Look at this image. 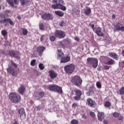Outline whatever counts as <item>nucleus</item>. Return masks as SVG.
<instances>
[{
  "label": "nucleus",
  "mask_w": 124,
  "mask_h": 124,
  "mask_svg": "<svg viewBox=\"0 0 124 124\" xmlns=\"http://www.w3.org/2000/svg\"><path fill=\"white\" fill-rule=\"evenodd\" d=\"M82 78L78 75H76L73 77L71 79V83L77 87H80L82 85Z\"/></svg>",
  "instance_id": "obj_3"
},
{
  "label": "nucleus",
  "mask_w": 124,
  "mask_h": 124,
  "mask_svg": "<svg viewBox=\"0 0 124 124\" xmlns=\"http://www.w3.org/2000/svg\"><path fill=\"white\" fill-rule=\"evenodd\" d=\"M17 19H18V20H21V16H17Z\"/></svg>",
  "instance_id": "obj_57"
},
{
  "label": "nucleus",
  "mask_w": 124,
  "mask_h": 124,
  "mask_svg": "<svg viewBox=\"0 0 124 124\" xmlns=\"http://www.w3.org/2000/svg\"><path fill=\"white\" fill-rule=\"evenodd\" d=\"M113 116L114 118L118 119L119 121H123L124 120V116L119 112H114L113 113Z\"/></svg>",
  "instance_id": "obj_16"
},
{
  "label": "nucleus",
  "mask_w": 124,
  "mask_h": 124,
  "mask_svg": "<svg viewBox=\"0 0 124 124\" xmlns=\"http://www.w3.org/2000/svg\"><path fill=\"white\" fill-rule=\"evenodd\" d=\"M75 40H76L77 41L79 42V41H80V39H79V38H78V37H75Z\"/></svg>",
  "instance_id": "obj_53"
},
{
  "label": "nucleus",
  "mask_w": 124,
  "mask_h": 124,
  "mask_svg": "<svg viewBox=\"0 0 124 124\" xmlns=\"http://www.w3.org/2000/svg\"><path fill=\"white\" fill-rule=\"evenodd\" d=\"M52 3L53 4L51 5V7L53 9H61L62 11L66 10V7L64 6L65 3L63 0H52Z\"/></svg>",
  "instance_id": "obj_1"
},
{
  "label": "nucleus",
  "mask_w": 124,
  "mask_h": 124,
  "mask_svg": "<svg viewBox=\"0 0 124 124\" xmlns=\"http://www.w3.org/2000/svg\"><path fill=\"white\" fill-rule=\"evenodd\" d=\"M64 56V54L62 51L58 50L57 52V58L60 60Z\"/></svg>",
  "instance_id": "obj_27"
},
{
  "label": "nucleus",
  "mask_w": 124,
  "mask_h": 124,
  "mask_svg": "<svg viewBox=\"0 0 124 124\" xmlns=\"http://www.w3.org/2000/svg\"><path fill=\"white\" fill-rule=\"evenodd\" d=\"M54 35L56 36V37H58V38H64L65 37V32L64 31H62L57 30L55 31L54 32Z\"/></svg>",
  "instance_id": "obj_8"
},
{
  "label": "nucleus",
  "mask_w": 124,
  "mask_h": 124,
  "mask_svg": "<svg viewBox=\"0 0 124 124\" xmlns=\"http://www.w3.org/2000/svg\"><path fill=\"white\" fill-rule=\"evenodd\" d=\"M98 70H99V69H98V68H97Z\"/></svg>",
  "instance_id": "obj_60"
},
{
  "label": "nucleus",
  "mask_w": 124,
  "mask_h": 124,
  "mask_svg": "<svg viewBox=\"0 0 124 124\" xmlns=\"http://www.w3.org/2000/svg\"><path fill=\"white\" fill-rule=\"evenodd\" d=\"M59 46L60 47V48H64V44H63L62 43V42H59Z\"/></svg>",
  "instance_id": "obj_44"
},
{
  "label": "nucleus",
  "mask_w": 124,
  "mask_h": 124,
  "mask_svg": "<svg viewBox=\"0 0 124 124\" xmlns=\"http://www.w3.org/2000/svg\"><path fill=\"white\" fill-rule=\"evenodd\" d=\"M0 17L1 19L0 20V24H5V23H9L11 26H14V23L11 18H5V16L3 15H0Z\"/></svg>",
  "instance_id": "obj_6"
},
{
  "label": "nucleus",
  "mask_w": 124,
  "mask_h": 124,
  "mask_svg": "<svg viewBox=\"0 0 124 124\" xmlns=\"http://www.w3.org/2000/svg\"><path fill=\"white\" fill-rule=\"evenodd\" d=\"M54 92L55 93H62V88L58 85H56Z\"/></svg>",
  "instance_id": "obj_26"
},
{
  "label": "nucleus",
  "mask_w": 124,
  "mask_h": 124,
  "mask_svg": "<svg viewBox=\"0 0 124 124\" xmlns=\"http://www.w3.org/2000/svg\"><path fill=\"white\" fill-rule=\"evenodd\" d=\"M112 18H113V19H115L116 18V16L114 14H113V15H112Z\"/></svg>",
  "instance_id": "obj_58"
},
{
  "label": "nucleus",
  "mask_w": 124,
  "mask_h": 124,
  "mask_svg": "<svg viewBox=\"0 0 124 124\" xmlns=\"http://www.w3.org/2000/svg\"><path fill=\"white\" fill-rule=\"evenodd\" d=\"M22 31L23 35H27L28 34V30L26 28H22Z\"/></svg>",
  "instance_id": "obj_35"
},
{
  "label": "nucleus",
  "mask_w": 124,
  "mask_h": 124,
  "mask_svg": "<svg viewBox=\"0 0 124 124\" xmlns=\"http://www.w3.org/2000/svg\"><path fill=\"white\" fill-rule=\"evenodd\" d=\"M92 12V10H91V8H88L86 10H85L83 13L85 15H89Z\"/></svg>",
  "instance_id": "obj_31"
},
{
  "label": "nucleus",
  "mask_w": 124,
  "mask_h": 124,
  "mask_svg": "<svg viewBox=\"0 0 124 124\" xmlns=\"http://www.w3.org/2000/svg\"><path fill=\"white\" fill-rule=\"evenodd\" d=\"M89 26H90L91 28H92L93 31V30H94V29L95 28H94V24H89Z\"/></svg>",
  "instance_id": "obj_49"
},
{
  "label": "nucleus",
  "mask_w": 124,
  "mask_h": 124,
  "mask_svg": "<svg viewBox=\"0 0 124 124\" xmlns=\"http://www.w3.org/2000/svg\"><path fill=\"white\" fill-rule=\"evenodd\" d=\"M9 99L12 103H15V104L19 103L21 101L22 98L20 94L15 93L12 92L9 94Z\"/></svg>",
  "instance_id": "obj_2"
},
{
  "label": "nucleus",
  "mask_w": 124,
  "mask_h": 124,
  "mask_svg": "<svg viewBox=\"0 0 124 124\" xmlns=\"http://www.w3.org/2000/svg\"><path fill=\"white\" fill-rule=\"evenodd\" d=\"M39 28L40 30H41L42 31H44V25H43V24L41 23L39 25Z\"/></svg>",
  "instance_id": "obj_43"
},
{
  "label": "nucleus",
  "mask_w": 124,
  "mask_h": 124,
  "mask_svg": "<svg viewBox=\"0 0 124 124\" xmlns=\"http://www.w3.org/2000/svg\"><path fill=\"white\" fill-rule=\"evenodd\" d=\"M7 70L9 73H11V74L12 73L13 76H17V75L18 74L16 73V72H15V70H14L13 67H12V66H9Z\"/></svg>",
  "instance_id": "obj_17"
},
{
  "label": "nucleus",
  "mask_w": 124,
  "mask_h": 124,
  "mask_svg": "<svg viewBox=\"0 0 124 124\" xmlns=\"http://www.w3.org/2000/svg\"><path fill=\"white\" fill-rule=\"evenodd\" d=\"M56 86L55 84L49 85H48V90L51 92H55Z\"/></svg>",
  "instance_id": "obj_28"
},
{
  "label": "nucleus",
  "mask_w": 124,
  "mask_h": 124,
  "mask_svg": "<svg viewBox=\"0 0 124 124\" xmlns=\"http://www.w3.org/2000/svg\"><path fill=\"white\" fill-rule=\"evenodd\" d=\"M48 74L50 79L52 80L56 79L58 77V73L54 70H49L48 71Z\"/></svg>",
  "instance_id": "obj_12"
},
{
  "label": "nucleus",
  "mask_w": 124,
  "mask_h": 124,
  "mask_svg": "<svg viewBox=\"0 0 124 124\" xmlns=\"http://www.w3.org/2000/svg\"><path fill=\"white\" fill-rule=\"evenodd\" d=\"M1 33L3 36H6L7 35V31L5 30H3L1 31Z\"/></svg>",
  "instance_id": "obj_37"
},
{
  "label": "nucleus",
  "mask_w": 124,
  "mask_h": 124,
  "mask_svg": "<svg viewBox=\"0 0 124 124\" xmlns=\"http://www.w3.org/2000/svg\"><path fill=\"white\" fill-rule=\"evenodd\" d=\"M14 122L13 123V124H19V123L17 122V121L16 120L14 119Z\"/></svg>",
  "instance_id": "obj_55"
},
{
  "label": "nucleus",
  "mask_w": 124,
  "mask_h": 124,
  "mask_svg": "<svg viewBox=\"0 0 124 124\" xmlns=\"http://www.w3.org/2000/svg\"><path fill=\"white\" fill-rule=\"evenodd\" d=\"M63 24H64V22L62 21V22L60 23V26L61 27H63Z\"/></svg>",
  "instance_id": "obj_52"
},
{
  "label": "nucleus",
  "mask_w": 124,
  "mask_h": 124,
  "mask_svg": "<svg viewBox=\"0 0 124 124\" xmlns=\"http://www.w3.org/2000/svg\"><path fill=\"white\" fill-rule=\"evenodd\" d=\"M98 120L100 122H102V119H104V112H99L97 114Z\"/></svg>",
  "instance_id": "obj_25"
},
{
  "label": "nucleus",
  "mask_w": 124,
  "mask_h": 124,
  "mask_svg": "<svg viewBox=\"0 0 124 124\" xmlns=\"http://www.w3.org/2000/svg\"><path fill=\"white\" fill-rule=\"evenodd\" d=\"M108 55L110 58H112V59H114V60H116V61L119 60V55H118V54L115 52H109Z\"/></svg>",
  "instance_id": "obj_22"
},
{
  "label": "nucleus",
  "mask_w": 124,
  "mask_h": 124,
  "mask_svg": "<svg viewBox=\"0 0 124 124\" xmlns=\"http://www.w3.org/2000/svg\"><path fill=\"white\" fill-rule=\"evenodd\" d=\"M61 62L62 63H66V62H70V56H64L62 57L61 59Z\"/></svg>",
  "instance_id": "obj_18"
},
{
  "label": "nucleus",
  "mask_w": 124,
  "mask_h": 124,
  "mask_svg": "<svg viewBox=\"0 0 124 124\" xmlns=\"http://www.w3.org/2000/svg\"><path fill=\"white\" fill-rule=\"evenodd\" d=\"M45 95V92H36L34 94V98L36 100H40L41 98H43Z\"/></svg>",
  "instance_id": "obj_10"
},
{
  "label": "nucleus",
  "mask_w": 124,
  "mask_h": 124,
  "mask_svg": "<svg viewBox=\"0 0 124 124\" xmlns=\"http://www.w3.org/2000/svg\"><path fill=\"white\" fill-rule=\"evenodd\" d=\"M50 41H55L56 40V37L54 36H51L50 37Z\"/></svg>",
  "instance_id": "obj_46"
},
{
  "label": "nucleus",
  "mask_w": 124,
  "mask_h": 124,
  "mask_svg": "<svg viewBox=\"0 0 124 124\" xmlns=\"http://www.w3.org/2000/svg\"><path fill=\"white\" fill-rule=\"evenodd\" d=\"M122 99H123V97H122Z\"/></svg>",
  "instance_id": "obj_61"
},
{
  "label": "nucleus",
  "mask_w": 124,
  "mask_h": 124,
  "mask_svg": "<svg viewBox=\"0 0 124 124\" xmlns=\"http://www.w3.org/2000/svg\"><path fill=\"white\" fill-rule=\"evenodd\" d=\"M17 92L18 93H20V94H24V93H25V92H26V87L25 86L21 85L18 89Z\"/></svg>",
  "instance_id": "obj_20"
},
{
  "label": "nucleus",
  "mask_w": 124,
  "mask_h": 124,
  "mask_svg": "<svg viewBox=\"0 0 124 124\" xmlns=\"http://www.w3.org/2000/svg\"><path fill=\"white\" fill-rule=\"evenodd\" d=\"M105 107L108 108H109V107H111V104L110 103V102H106L105 104Z\"/></svg>",
  "instance_id": "obj_40"
},
{
  "label": "nucleus",
  "mask_w": 124,
  "mask_h": 124,
  "mask_svg": "<svg viewBox=\"0 0 124 124\" xmlns=\"http://www.w3.org/2000/svg\"><path fill=\"white\" fill-rule=\"evenodd\" d=\"M7 1L12 7H14V3L16 5L19 4V0H7Z\"/></svg>",
  "instance_id": "obj_19"
},
{
  "label": "nucleus",
  "mask_w": 124,
  "mask_h": 124,
  "mask_svg": "<svg viewBox=\"0 0 124 124\" xmlns=\"http://www.w3.org/2000/svg\"><path fill=\"white\" fill-rule=\"evenodd\" d=\"M71 124H79V121L76 119H73L71 121Z\"/></svg>",
  "instance_id": "obj_38"
},
{
  "label": "nucleus",
  "mask_w": 124,
  "mask_h": 124,
  "mask_svg": "<svg viewBox=\"0 0 124 124\" xmlns=\"http://www.w3.org/2000/svg\"><path fill=\"white\" fill-rule=\"evenodd\" d=\"M102 29L100 27H96L93 29V31L95 32V33L98 35V36H103L104 34L103 32L101 31Z\"/></svg>",
  "instance_id": "obj_14"
},
{
  "label": "nucleus",
  "mask_w": 124,
  "mask_h": 124,
  "mask_svg": "<svg viewBox=\"0 0 124 124\" xmlns=\"http://www.w3.org/2000/svg\"><path fill=\"white\" fill-rule=\"evenodd\" d=\"M55 13L59 17H63V16L64 15V13L61 11H55Z\"/></svg>",
  "instance_id": "obj_29"
},
{
  "label": "nucleus",
  "mask_w": 124,
  "mask_h": 124,
  "mask_svg": "<svg viewBox=\"0 0 124 124\" xmlns=\"http://www.w3.org/2000/svg\"><path fill=\"white\" fill-rule=\"evenodd\" d=\"M86 104H87L89 107H92V108L96 107V103L95 102V101L90 98L87 99Z\"/></svg>",
  "instance_id": "obj_9"
},
{
  "label": "nucleus",
  "mask_w": 124,
  "mask_h": 124,
  "mask_svg": "<svg viewBox=\"0 0 124 124\" xmlns=\"http://www.w3.org/2000/svg\"><path fill=\"white\" fill-rule=\"evenodd\" d=\"M18 113L20 114L21 120H25L26 119V112L24 108H20L18 110Z\"/></svg>",
  "instance_id": "obj_13"
},
{
  "label": "nucleus",
  "mask_w": 124,
  "mask_h": 124,
  "mask_svg": "<svg viewBox=\"0 0 124 124\" xmlns=\"http://www.w3.org/2000/svg\"><path fill=\"white\" fill-rule=\"evenodd\" d=\"M39 67L40 69H41V70H43V69H44V68H45V67H44V65H43V64L42 63H40L39 64Z\"/></svg>",
  "instance_id": "obj_41"
},
{
  "label": "nucleus",
  "mask_w": 124,
  "mask_h": 124,
  "mask_svg": "<svg viewBox=\"0 0 124 124\" xmlns=\"http://www.w3.org/2000/svg\"><path fill=\"white\" fill-rule=\"evenodd\" d=\"M42 19H43V20H53L54 17H53L52 14H51L50 13H45L43 15V16H42Z\"/></svg>",
  "instance_id": "obj_15"
},
{
  "label": "nucleus",
  "mask_w": 124,
  "mask_h": 124,
  "mask_svg": "<svg viewBox=\"0 0 124 124\" xmlns=\"http://www.w3.org/2000/svg\"><path fill=\"white\" fill-rule=\"evenodd\" d=\"M87 62L90 64H93V68H96L98 65V61L97 59L93 58H88L87 59Z\"/></svg>",
  "instance_id": "obj_7"
},
{
  "label": "nucleus",
  "mask_w": 124,
  "mask_h": 124,
  "mask_svg": "<svg viewBox=\"0 0 124 124\" xmlns=\"http://www.w3.org/2000/svg\"><path fill=\"white\" fill-rule=\"evenodd\" d=\"M82 118L84 119V120H86L87 119V116H86V115H85V114H82Z\"/></svg>",
  "instance_id": "obj_51"
},
{
  "label": "nucleus",
  "mask_w": 124,
  "mask_h": 124,
  "mask_svg": "<svg viewBox=\"0 0 124 124\" xmlns=\"http://www.w3.org/2000/svg\"><path fill=\"white\" fill-rule=\"evenodd\" d=\"M100 60L102 61V62H104V63H105V62H107V61H105L107 60H108V57L107 56H101L100 58Z\"/></svg>",
  "instance_id": "obj_32"
},
{
  "label": "nucleus",
  "mask_w": 124,
  "mask_h": 124,
  "mask_svg": "<svg viewBox=\"0 0 124 124\" xmlns=\"http://www.w3.org/2000/svg\"><path fill=\"white\" fill-rule=\"evenodd\" d=\"M35 62H36V60L33 59V60H31V66H35Z\"/></svg>",
  "instance_id": "obj_39"
},
{
  "label": "nucleus",
  "mask_w": 124,
  "mask_h": 124,
  "mask_svg": "<svg viewBox=\"0 0 124 124\" xmlns=\"http://www.w3.org/2000/svg\"><path fill=\"white\" fill-rule=\"evenodd\" d=\"M104 69H105V70H109V69H110V67H109L108 65H105L104 66Z\"/></svg>",
  "instance_id": "obj_48"
},
{
  "label": "nucleus",
  "mask_w": 124,
  "mask_h": 124,
  "mask_svg": "<svg viewBox=\"0 0 124 124\" xmlns=\"http://www.w3.org/2000/svg\"><path fill=\"white\" fill-rule=\"evenodd\" d=\"M109 123V122L108 120H104V124H108Z\"/></svg>",
  "instance_id": "obj_54"
},
{
  "label": "nucleus",
  "mask_w": 124,
  "mask_h": 124,
  "mask_svg": "<svg viewBox=\"0 0 124 124\" xmlns=\"http://www.w3.org/2000/svg\"><path fill=\"white\" fill-rule=\"evenodd\" d=\"M96 86L98 89H101V83L99 81L96 82Z\"/></svg>",
  "instance_id": "obj_42"
},
{
  "label": "nucleus",
  "mask_w": 124,
  "mask_h": 124,
  "mask_svg": "<svg viewBox=\"0 0 124 124\" xmlns=\"http://www.w3.org/2000/svg\"><path fill=\"white\" fill-rule=\"evenodd\" d=\"M72 95H76L73 97L75 100H77L78 101L81 99V96H82V92L81 90L79 89L73 90L71 92Z\"/></svg>",
  "instance_id": "obj_4"
},
{
  "label": "nucleus",
  "mask_w": 124,
  "mask_h": 124,
  "mask_svg": "<svg viewBox=\"0 0 124 124\" xmlns=\"http://www.w3.org/2000/svg\"><path fill=\"white\" fill-rule=\"evenodd\" d=\"M93 87H91L89 91L87 93V95H88V96H91V95H93V94L94 93V92H93Z\"/></svg>",
  "instance_id": "obj_30"
},
{
  "label": "nucleus",
  "mask_w": 124,
  "mask_h": 124,
  "mask_svg": "<svg viewBox=\"0 0 124 124\" xmlns=\"http://www.w3.org/2000/svg\"><path fill=\"white\" fill-rule=\"evenodd\" d=\"M122 56H123V57H124V49H123L122 50Z\"/></svg>",
  "instance_id": "obj_59"
},
{
  "label": "nucleus",
  "mask_w": 124,
  "mask_h": 124,
  "mask_svg": "<svg viewBox=\"0 0 124 124\" xmlns=\"http://www.w3.org/2000/svg\"><path fill=\"white\" fill-rule=\"evenodd\" d=\"M115 60L108 57L107 62H105V64H108V65H112L115 64Z\"/></svg>",
  "instance_id": "obj_23"
},
{
  "label": "nucleus",
  "mask_w": 124,
  "mask_h": 124,
  "mask_svg": "<svg viewBox=\"0 0 124 124\" xmlns=\"http://www.w3.org/2000/svg\"><path fill=\"white\" fill-rule=\"evenodd\" d=\"M77 106V104H76V103H74L72 105V107L73 108H76Z\"/></svg>",
  "instance_id": "obj_50"
},
{
  "label": "nucleus",
  "mask_w": 124,
  "mask_h": 124,
  "mask_svg": "<svg viewBox=\"0 0 124 124\" xmlns=\"http://www.w3.org/2000/svg\"><path fill=\"white\" fill-rule=\"evenodd\" d=\"M9 54L11 57H13V58H16L17 60H20V56H18V53L16 54L15 53V51L12 50L9 51Z\"/></svg>",
  "instance_id": "obj_21"
},
{
  "label": "nucleus",
  "mask_w": 124,
  "mask_h": 124,
  "mask_svg": "<svg viewBox=\"0 0 124 124\" xmlns=\"http://www.w3.org/2000/svg\"><path fill=\"white\" fill-rule=\"evenodd\" d=\"M79 13H80V10H77L76 11V14L78 15Z\"/></svg>",
  "instance_id": "obj_56"
},
{
  "label": "nucleus",
  "mask_w": 124,
  "mask_h": 124,
  "mask_svg": "<svg viewBox=\"0 0 124 124\" xmlns=\"http://www.w3.org/2000/svg\"><path fill=\"white\" fill-rule=\"evenodd\" d=\"M64 70L66 74L70 75L74 72L75 70V65L73 64L66 65L64 67Z\"/></svg>",
  "instance_id": "obj_5"
},
{
  "label": "nucleus",
  "mask_w": 124,
  "mask_h": 124,
  "mask_svg": "<svg viewBox=\"0 0 124 124\" xmlns=\"http://www.w3.org/2000/svg\"><path fill=\"white\" fill-rule=\"evenodd\" d=\"M90 116L92 117V118H95V113L94 112L92 111L90 112Z\"/></svg>",
  "instance_id": "obj_45"
},
{
  "label": "nucleus",
  "mask_w": 124,
  "mask_h": 124,
  "mask_svg": "<svg viewBox=\"0 0 124 124\" xmlns=\"http://www.w3.org/2000/svg\"><path fill=\"white\" fill-rule=\"evenodd\" d=\"M20 1L21 5H26L27 4V3L29 2V1H25V0H20Z\"/></svg>",
  "instance_id": "obj_36"
},
{
  "label": "nucleus",
  "mask_w": 124,
  "mask_h": 124,
  "mask_svg": "<svg viewBox=\"0 0 124 124\" xmlns=\"http://www.w3.org/2000/svg\"><path fill=\"white\" fill-rule=\"evenodd\" d=\"M119 93L121 95H124V86L120 88L119 90Z\"/></svg>",
  "instance_id": "obj_34"
},
{
  "label": "nucleus",
  "mask_w": 124,
  "mask_h": 124,
  "mask_svg": "<svg viewBox=\"0 0 124 124\" xmlns=\"http://www.w3.org/2000/svg\"><path fill=\"white\" fill-rule=\"evenodd\" d=\"M114 27V31H124V26H122V24H121L120 22L116 23Z\"/></svg>",
  "instance_id": "obj_11"
},
{
  "label": "nucleus",
  "mask_w": 124,
  "mask_h": 124,
  "mask_svg": "<svg viewBox=\"0 0 124 124\" xmlns=\"http://www.w3.org/2000/svg\"><path fill=\"white\" fill-rule=\"evenodd\" d=\"M45 49H46V47L45 46H40L37 47V52H38L39 55H40V54H42V53H43L44 51H45Z\"/></svg>",
  "instance_id": "obj_24"
},
{
  "label": "nucleus",
  "mask_w": 124,
  "mask_h": 124,
  "mask_svg": "<svg viewBox=\"0 0 124 124\" xmlns=\"http://www.w3.org/2000/svg\"><path fill=\"white\" fill-rule=\"evenodd\" d=\"M46 39H47V36L45 35H41L40 37V41L41 42H43L44 40H46Z\"/></svg>",
  "instance_id": "obj_33"
},
{
  "label": "nucleus",
  "mask_w": 124,
  "mask_h": 124,
  "mask_svg": "<svg viewBox=\"0 0 124 124\" xmlns=\"http://www.w3.org/2000/svg\"><path fill=\"white\" fill-rule=\"evenodd\" d=\"M11 62L12 65H13V66H14V67H16V68L18 67V65H17V64H16V63L13 62V61H11Z\"/></svg>",
  "instance_id": "obj_47"
}]
</instances>
